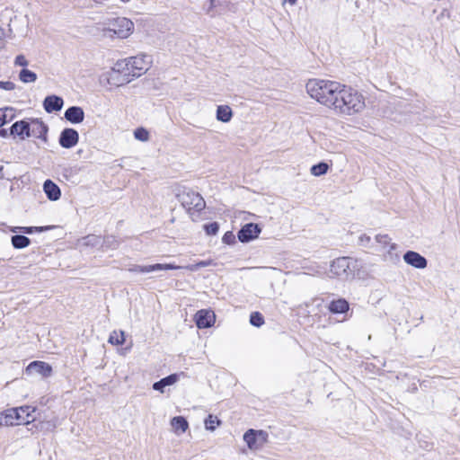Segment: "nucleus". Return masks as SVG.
Returning a JSON list of instances; mask_svg holds the SVG:
<instances>
[{
	"label": "nucleus",
	"mask_w": 460,
	"mask_h": 460,
	"mask_svg": "<svg viewBox=\"0 0 460 460\" xmlns=\"http://www.w3.org/2000/svg\"><path fill=\"white\" fill-rule=\"evenodd\" d=\"M164 387H166V385L164 384L163 379H161L158 382L154 383V385H153V389L155 391H159L161 393H164Z\"/></svg>",
	"instance_id": "obj_41"
},
{
	"label": "nucleus",
	"mask_w": 460,
	"mask_h": 460,
	"mask_svg": "<svg viewBox=\"0 0 460 460\" xmlns=\"http://www.w3.org/2000/svg\"><path fill=\"white\" fill-rule=\"evenodd\" d=\"M366 107L365 99L357 90L341 84L332 110L342 116L361 112Z\"/></svg>",
	"instance_id": "obj_1"
},
{
	"label": "nucleus",
	"mask_w": 460,
	"mask_h": 460,
	"mask_svg": "<svg viewBox=\"0 0 460 460\" xmlns=\"http://www.w3.org/2000/svg\"><path fill=\"white\" fill-rule=\"evenodd\" d=\"M101 243V238L96 235H88L82 239L81 245L87 246V245H97Z\"/></svg>",
	"instance_id": "obj_31"
},
{
	"label": "nucleus",
	"mask_w": 460,
	"mask_h": 460,
	"mask_svg": "<svg viewBox=\"0 0 460 460\" xmlns=\"http://www.w3.org/2000/svg\"><path fill=\"white\" fill-rule=\"evenodd\" d=\"M204 228H205V231H206V233L208 234L215 235L218 232L219 226H218V224L217 222H214V223H211V224H208V225H205Z\"/></svg>",
	"instance_id": "obj_34"
},
{
	"label": "nucleus",
	"mask_w": 460,
	"mask_h": 460,
	"mask_svg": "<svg viewBox=\"0 0 460 460\" xmlns=\"http://www.w3.org/2000/svg\"><path fill=\"white\" fill-rule=\"evenodd\" d=\"M178 198L190 214L199 212L206 207V202L202 196L190 189H183L178 194Z\"/></svg>",
	"instance_id": "obj_6"
},
{
	"label": "nucleus",
	"mask_w": 460,
	"mask_h": 460,
	"mask_svg": "<svg viewBox=\"0 0 460 460\" xmlns=\"http://www.w3.org/2000/svg\"><path fill=\"white\" fill-rule=\"evenodd\" d=\"M79 140L78 132L74 128H65L59 137V144L64 148L75 146Z\"/></svg>",
	"instance_id": "obj_13"
},
{
	"label": "nucleus",
	"mask_w": 460,
	"mask_h": 460,
	"mask_svg": "<svg viewBox=\"0 0 460 460\" xmlns=\"http://www.w3.org/2000/svg\"><path fill=\"white\" fill-rule=\"evenodd\" d=\"M19 79L25 84L34 83L37 80V75L26 68H23L19 73Z\"/></svg>",
	"instance_id": "obj_25"
},
{
	"label": "nucleus",
	"mask_w": 460,
	"mask_h": 460,
	"mask_svg": "<svg viewBox=\"0 0 460 460\" xmlns=\"http://www.w3.org/2000/svg\"><path fill=\"white\" fill-rule=\"evenodd\" d=\"M214 265H215V262L213 261V260H207V261H200L195 264H190V265H187V266H183V267L180 266L181 267L180 269H186L190 271H196L201 268L214 266Z\"/></svg>",
	"instance_id": "obj_26"
},
{
	"label": "nucleus",
	"mask_w": 460,
	"mask_h": 460,
	"mask_svg": "<svg viewBox=\"0 0 460 460\" xmlns=\"http://www.w3.org/2000/svg\"><path fill=\"white\" fill-rule=\"evenodd\" d=\"M195 322L199 329L210 327L215 322V314L208 310H199L195 314Z\"/></svg>",
	"instance_id": "obj_15"
},
{
	"label": "nucleus",
	"mask_w": 460,
	"mask_h": 460,
	"mask_svg": "<svg viewBox=\"0 0 460 460\" xmlns=\"http://www.w3.org/2000/svg\"><path fill=\"white\" fill-rule=\"evenodd\" d=\"M96 3H99V4H103L105 3L107 0H94Z\"/></svg>",
	"instance_id": "obj_45"
},
{
	"label": "nucleus",
	"mask_w": 460,
	"mask_h": 460,
	"mask_svg": "<svg viewBox=\"0 0 460 460\" xmlns=\"http://www.w3.org/2000/svg\"><path fill=\"white\" fill-rule=\"evenodd\" d=\"M164 384L166 386L174 385L179 380V376L177 374H172L164 378H162Z\"/></svg>",
	"instance_id": "obj_35"
},
{
	"label": "nucleus",
	"mask_w": 460,
	"mask_h": 460,
	"mask_svg": "<svg viewBox=\"0 0 460 460\" xmlns=\"http://www.w3.org/2000/svg\"><path fill=\"white\" fill-rule=\"evenodd\" d=\"M134 31V23L126 17H117L110 20L103 27L102 32L106 37H117L119 39H127Z\"/></svg>",
	"instance_id": "obj_4"
},
{
	"label": "nucleus",
	"mask_w": 460,
	"mask_h": 460,
	"mask_svg": "<svg viewBox=\"0 0 460 460\" xmlns=\"http://www.w3.org/2000/svg\"><path fill=\"white\" fill-rule=\"evenodd\" d=\"M64 101L57 95L47 96L43 102V106L48 113L58 111L62 109Z\"/></svg>",
	"instance_id": "obj_17"
},
{
	"label": "nucleus",
	"mask_w": 460,
	"mask_h": 460,
	"mask_svg": "<svg viewBox=\"0 0 460 460\" xmlns=\"http://www.w3.org/2000/svg\"><path fill=\"white\" fill-rule=\"evenodd\" d=\"M10 108L0 109V128L7 121V111H12Z\"/></svg>",
	"instance_id": "obj_37"
},
{
	"label": "nucleus",
	"mask_w": 460,
	"mask_h": 460,
	"mask_svg": "<svg viewBox=\"0 0 460 460\" xmlns=\"http://www.w3.org/2000/svg\"><path fill=\"white\" fill-rule=\"evenodd\" d=\"M8 136V132L6 129L3 128L0 130V137H6Z\"/></svg>",
	"instance_id": "obj_43"
},
{
	"label": "nucleus",
	"mask_w": 460,
	"mask_h": 460,
	"mask_svg": "<svg viewBox=\"0 0 460 460\" xmlns=\"http://www.w3.org/2000/svg\"><path fill=\"white\" fill-rule=\"evenodd\" d=\"M37 133L38 137L45 136L48 132V127L41 121H37L34 123L32 133Z\"/></svg>",
	"instance_id": "obj_30"
},
{
	"label": "nucleus",
	"mask_w": 460,
	"mask_h": 460,
	"mask_svg": "<svg viewBox=\"0 0 460 460\" xmlns=\"http://www.w3.org/2000/svg\"><path fill=\"white\" fill-rule=\"evenodd\" d=\"M329 165L326 163H319L311 167L310 172L314 176H322L328 172Z\"/></svg>",
	"instance_id": "obj_27"
},
{
	"label": "nucleus",
	"mask_w": 460,
	"mask_h": 460,
	"mask_svg": "<svg viewBox=\"0 0 460 460\" xmlns=\"http://www.w3.org/2000/svg\"><path fill=\"white\" fill-rule=\"evenodd\" d=\"M341 83L323 79H310L305 85L307 93L322 105L332 108Z\"/></svg>",
	"instance_id": "obj_2"
},
{
	"label": "nucleus",
	"mask_w": 460,
	"mask_h": 460,
	"mask_svg": "<svg viewBox=\"0 0 460 460\" xmlns=\"http://www.w3.org/2000/svg\"><path fill=\"white\" fill-rule=\"evenodd\" d=\"M108 341L112 345H122L125 342V332L123 331L111 332Z\"/></svg>",
	"instance_id": "obj_23"
},
{
	"label": "nucleus",
	"mask_w": 460,
	"mask_h": 460,
	"mask_svg": "<svg viewBox=\"0 0 460 460\" xmlns=\"http://www.w3.org/2000/svg\"><path fill=\"white\" fill-rule=\"evenodd\" d=\"M134 137L139 141L146 142L149 140L150 135L145 128H137L134 131Z\"/></svg>",
	"instance_id": "obj_29"
},
{
	"label": "nucleus",
	"mask_w": 460,
	"mask_h": 460,
	"mask_svg": "<svg viewBox=\"0 0 460 460\" xmlns=\"http://www.w3.org/2000/svg\"><path fill=\"white\" fill-rule=\"evenodd\" d=\"M376 242L385 261H394L398 260V254L394 252L396 249V244L391 242V238L387 234L376 235Z\"/></svg>",
	"instance_id": "obj_9"
},
{
	"label": "nucleus",
	"mask_w": 460,
	"mask_h": 460,
	"mask_svg": "<svg viewBox=\"0 0 460 460\" xmlns=\"http://www.w3.org/2000/svg\"><path fill=\"white\" fill-rule=\"evenodd\" d=\"M10 134L25 139L31 136L30 124L24 120L16 121L10 128Z\"/></svg>",
	"instance_id": "obj_16"
},
{
	"label": "nucleus",
	"mask_w": 460,
	"mask_h": 460,
	"mask_svg": "<svg viewBox=\"0 0 460 460\" xmlns=\"http://www.w3.org/2000/svg\"><path fill=\"white\" fill-rule=\"evenodd\" d=\"M250 323L253 326L260 327L264 323L263 316L258 312L252 313L250 316Z\"/></svg>",
	"instance_id": "obj_32"
},
{
	"label": "nucleus",
	"mask_w": 460,
	"mask_h": 460,
	"mask_svg": "<svg viewBox=\"0 0 460 460\" xmlns=\"http://www.w3.org/2000/svg\"><path fill=\"white\" fill-rule=\"evenodd\" d=\"M180 267L172 263H156L153 265H132L130 272L148 273L155 270H177Z\"/></svg>",
	"instance_id": "obj_10"
},
{
	"label": "nucleus",
	"mask_w": 460,
	"mask_h": 460,
	"mask_svg": "<svg viewBox=\"0 0 460 460\" xmlns=\"http://www.w3.org/2000/svg\"><path fill=\"white\" fill-rule=\"evenodd\" d=\"M234 239L235 237L232 232H226L222 238L223 243L226 244L233 243L234 242Z\"/></svg>",
	"instance_id": "obj_40"
},
{
	"label": "nucleus",
	"mask_w": 460,
	"mask_h": 460,
	"mask_svg": "<svg viewBox=\"0 0 460 460\" xmlns=\"http://www.w3.org/2000/svg\"><path fill=\"white\" fill-rule=\"evenodd\" d=\"M221 420L217 416L212 414H209L205 420L206 429L209 431H214L218 426L221 425Z\"/></svg>",
	"instance_id": "obj_28"
},
{
	"label": "nucleus",
	"mask_w": 460,
	"mask_h": 460,
	"mask_svg": "<svg viewBox=\"0 0 460 460\" xmlns=\"http://www.w3.org/2000/svg\"><path fill=\"white\" fill-rule=\"evenodd\" d=\"M164 384L166 386L174 385L179 380V376L177 374H172L164 378H162Z\"/></svg>",
	"instance_id": "obj_36"
},
{
	"label": "nucleus",
	"mask_w": 460,
	"mask_h": 460,
	"mask_svg": "<svg viewBox=\"0 0 460 460\" xmlns=\"http://www.w3.org/2000/svg\"><path fill=\"white\" fill-rule=\"evenodd\" d=\"M371 243V237L367 234H361L358 238V244L364 247H368Z\"/></svg>",
	"instance_id": "obj_38"
},
{
	"label": "nucleus",
	"mask_w": 460,
	"mask_h": 460,
	"mask_svg": "<svg viewBox=\"0 0 460 460\" xmlns=\"http://www.w3.org/2000/svg\"><path fill=\"white\" fill-rule=\"evenodd\" d=\"M26 374L31 375L37 373L43 377H49L52 375V367L44 361H32L31 362L26 369Z\"/></svg>",
	"instance_id": "obj_12"
},
{
	"label": "nucleus",
	"mask_w": 460,
	"mask_h": 460,
	"mask_svg": "<svg viewBox=\"0 0 460 460\" xmlns=\"http://www.w3.org/2000/svg\"><path fill=\"white\" fill-rule=\"evenodd\" d=\"M268 433L264 430L250 429L243 434V441L252 451L260 450L268 441Z\"/></svg>",
	"instance_id": "obj_8"
},
{
	"label": "nucleus",
	"mask_w": 460,
	"mask_h": 460,
	"mask_svg": "<svg viewBox=\"0 0 460 460\" xmlns=\"http://www.w3.org/2000/svg\"><path fill=\"white\" fill-rule=\"evenodd\" d=\"M15 66L26 67L29 65V61L23 54L18 55L13 61Z\"/></svg>",
	"instance_id": "obj_33"
},
{
	"label": "nucleus",
	"mask_w": 460,
	"mask_h": 460,
	"mask_svg": "<svg viewBox=\"0 0 460 460\" xmlns=\"http://www.w3.org/2000/svg\"><path fill=\"white\" fill-rule=\"evenodd\" d=\"M284 1L288 3L291 5H294L296 3V0H284Z\"/></svg>",
	"instance_id": "obj_44"
},
{
	"label": "nucleus",
	"mask_w": 460,
	"mask_h": 460,
	"mask_svg": "<svg viewBox=\"0 0 460 460\" xmlns=\"http://www.w3.org/2000/svg\"><path fill=\"white\" fill-rule=\"evenodd\" d=\"M233 111L228 105H218L217 108L216 118L218 121L228 123L233 118Z\"/></svg>",
	"instance_id": "obj_21"
},
{
	"label": "nucleus",
	"mask_w": 460,
	"mask_h": 460,
	"mask_svg": "<svg viewBox=\"0 0 460 460\" xmlns=\"http://www.w3.org/2000/svg\"><path fill=\"white\" fill-rule=\"evenodd\" d=\"M31 241L24 235H13L12 237V244L16 249H22L30 244Z\"/></svg>",
	"instance_id": "obj_24"
},
{
	"label": "nucleus",
	"mask_w": 460,
	"mask_h": 460,
	"mask_svg": "<svg viewBox=\"0 0 460 460\" xmlns=\"http://www.w3.org/2000/svg\"><path fill=\"white\" fill-rule=\"evenodd\" d=\"M65 119L73 124L81 123L84 119V110L78 106H72L65 111Z\"/></svg>",
	"instance_id": "obj_18"
},
{
	"label": "nucleus",
	"mask_w": 460,
	"mask_h": 460,
	"mask_svg": "<svg viewBox=\"0 0 460 460\" xmlns=\"http://www.w3.org/2000/svg\"><path fill=\"white\" fill-rule=\"evenodd\" d=\"M357 261L349 257H341L332 261L330 267V276L343 279L353 278Z\"/></svg>",
	"instance_id": "obj_5"
},
{
	"label": "nucleus",
	"mask_w": 460,
	"mask_h": 460,
	"mask_svg": "<svg viewBox=\"0 0 460 460\" xmlns=\"http://www.w3.org/2000/svg\"><path fill=\"white\" fill-rule=\"evenodd\" d=\"M35 411L31 406L11 408L0 412V426L10 427L14 425L29 424L34 419L31 413Z\"/></svg>",
	"instance_id": "obj_3"
},
{
	"label": "nucleus",
	"mask_w": 460,
	"mask_h": 460,
	"mask_svg": "<svg viewBox=\"0 0 460 460\" xmlns=\"http://www.w3.org/2000/svg\"><path fill=\"white\" fill-rule=\"evenodd\" d=\"M349 308V305L344 298L332 300L328 305L329 311L332 314H343L346 313Z\"/></svg>",
	"instance_id": "obj_20"
},
{
	"label": "nucleus",
	"mask_w": 460,
	"mask_h": 460,
	"mask_svg": "<svg viewBox=\"0 0 460 460\" xmlns=\"http://www.w3.org/2000/svg\"><path fill=\"white\" fill-rule=\"evenodd\" d=\"M120 1H121V2H123V3H128V2H129V0H120Z\"/></svg>",
	"instance_id": "obj_46"
},
{
	"label": "nucleus",
	"mask_w": 460,
	"mask_h": 460,
	"mask_svg": "<svg viewBox=\"0 0 460 460\" xmlns=\"http://www.w3.org/2000/svg\"><path fill=\"white\" fill-rule=\"evenodd\" d=\"M23 233H26V234H31L33 232L34 229L36 230H41V228H38V227H22V228Z\"/></svg>",
	"instance_id": "obj_42"
},
{
	"label": "nucleus",
	"mask_w": 460,
	"mask_h": 460,
	"mask_svg": "<svg viewBox=\"0 0 460 460\" xmlns=\"http://www.w3.org/2000/svg\"><path fill=\"white\" fill-rule=\"evenodd\" d=\"M171 426H172L173 431L176 434L180 435V434L184 433L188 429L189 423L185 420V418H183L181 416H177V417H173L171 420Z\"/></svg>",
	"instance_id": "obj_22"
},
{
	"label": "nucleus",
	"mask_w": 460,
	"mask_h": 460,
	"mask_svg": "<svg viewBox=\"0 0 460 460\" xmlns=\"http://www.w3.org/2000/svg\"><path fill=\"white\" fill-rule=\"evenodd\" d=\"M403 260L407 264L420 270L425 269L428 264L427 260L422 255L413 251L405 252Z\"/></svg>",
	"instance_id": "obj_14"
},
{
	"label": "nucleus",
	"mask_w": 460,
	"mask_h": 460,
	"mask_svg": "<svg viewBox=\"0 0 460 460\" xmlns=\"http://www.w3.org/2000/svg\"><path fill=\"white\" fill-rule=\"evenodd\" d=\"M153 58L146 54H140L126 59V66L133 76L138 77L146 73L151 67Z\"/></svg>",
	"instance_id": "obj_7"
},
{
	"label": "nucleus",
	"mask_w": 460,
	"mask_h": 460,
	"mask_svg": "<svg viewBox=\"0 0 460 460\" xmlns=\"http://www.w3.org/2000/svg\"><path fill=\"white\" fill-rule=\"evenodd\" d=\"M43 190L49 199L56 201L61 196L59 187L51 180H47L43 184Z\"/></svg>",
	"instance_id": "obj_19"
},
{
	"label": "nucleus",
	"mask_w": 460,
	"mask_h": 460,
	"mask_svg": "<svg viewBox=\"0 0 460 460\" xmlns=\"http://www.w3.org/2000/svg\"><path fill=\"white\" fill-rule=\"evenodd\" d=\"M0 88L5 91H13L15 88V84L11 81H0Z\"/></svg>",
	"instance_id": "obj_39"
},
{
	"label": "nucleus",
	"mask_w": 460,
	"mask_h": 460,
	"mask_svg": "<svg viewBox=\"0 0 460 460\" xmlns=\"http://www.w3.org/2000/svg\"><path fill=\"white\" fill-rule=\"evenodd\" d=\"M261 231V229L258 225L253 223L246 224L238 232V239L242 243L250 242L256 239L259 236Z\"/></svg>",
	"instance_id": "obj_11"
}]
</instances>
